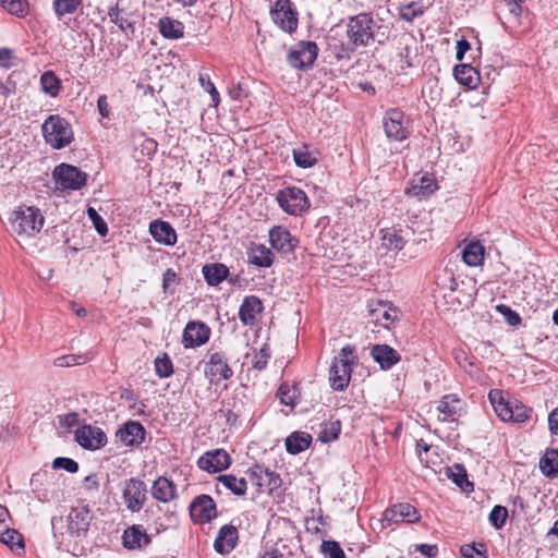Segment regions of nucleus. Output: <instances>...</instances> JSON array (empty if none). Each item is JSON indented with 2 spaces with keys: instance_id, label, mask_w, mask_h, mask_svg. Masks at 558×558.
Returning a JSON list of instances; mask_svg holds the SVG:
<instances>
[{
  "instance_id": "nucleus-1",
  "label": "nucleus",
  "mask_w": 558,
  "mask_h": 558,
  "mask_svg": "<svg viewBox=\"0 0 558 558\" xmlns=\"http://www.w3.org/2000/svg\"><path fill=\"white\" fill-rule=\"evenodd\" d=\"M345 35L348 44L342 47V51L345 58L350 59L351 53L374 41L384 45L389 39L390 26L375 20L372 13H359L347 19ZM337 58H344V54H337Z\"/></svg>"
},
{
  "instance_id": "nucleus-2",
  "label": "nucleus",
  "mask_w": 558,
  "mask_h": 558,
  "mask_svg": "<svg viewBox=\"0 0 558 558\" xmlns=\"http://www.w3.org/2000/svg\"><path fill=\"white\" fill-rule=\"evenodd\" d=\"M9 222L11 232L19 242H23L33 239L40 232L45 217L38 208L21 205L11 213Z\"/></svg>"
},
{
  "instance_id": "nucleus-3",
  "label": "nucleus",
  "mask_w": 558,
  "mask_h": 558,
  "mask_svg": "<svg viewBox=\"0 0 558 558\" xmlns=\"http://www.w3.org/2000/svg\"><path fill=\"white\" fill-rule=\"evenodd\" d=\"M355 345L345 344L331 363L329 369L330 386L336 391H343L350 383L352 366L356 363Z\"/></svg>"
},
{
  "instance_id": "nucleus-4",
  "label": "nucleus",
  "mask_w": 558,
  "mask_h": 558,
  "mask_svg": "<svg viewBox=\"0 0 558 558\" xmlns=\"http://www.w3.org/2000/svg\"><path fill=\"white\" fill-rule=\"evenodd\" d=\"M204 375L213 385L228 380L233 376L228 357L221 350L209 349L204 360Z\"/></svg>"
},
{
  "instance_id": "nucleus-5",
  "label": "nucleus",
  "mask_w": 558,
  "mask_h": 558,
  "mask_svg": "<svg viewBox=\"0 0 558 558\" xmlns=\"http://www.w3.org/2000/svg\"><path fill=\"white\" fill-rule=\"evenodd\" d=\"M279 206L291 216H301L310 209L311 203L306 193L296 186L279 190L276 196Z\"/></svg>"
},
{
  "instance_id": "nucleus-6",
  "label": "nucleus",
  "mask_w": 558,
  "mask_h": 558,
  "mask_svg": "<svg viewBox=\"0 0 558 558\" xmlns=\"http://www.w3.org/2000/svg\"><path fill=\"white\" fill-rule=\"evenodd\" d=\"M52 178L56 183V187L60 191H77L86 185L87 174L81 171L78 168L68 165L60 163L52 172Z\"/></svg>"
},
{
  "instance_id": "nucleus-7",
  "label": "nucleus",
  "mask_w": 558,
  "mask_h": 558,
  "mask_svg": "<svg viewBox=\"0 0 558 558\" xmlns=\"http://www.w3.org/2000/svg\"><path fill=\"white\" fill-rule=\"evenodd\" d=\"M318 54V47L314 41H300L288 53L289 64L298 70H306L313 65Z\"/></svg>"
},
{
  "instance_id": "nucleus-8",
  "label": "nucleus",
  "mask_w": 558,
  "mask_h": 558,
  "mask_svg": "<svg viewBox=\"0 0 558 558\" xmlns=\"http://www.w3.org/2000/svg\"><path fill=\"white\" fill-rule=\"evenodd\" d=\"M248 480L260 492L272 493L281 486L282 480L280 475L260 464H255L246 471Z\"/></svg>"
},
{
  "instance_id": "nucleus-9",
  "label": "nucleus",
  "mask_w": 558,
  "mask_h": 558,
  "mask_svg": "<svg viewBox=\"0 0 558 558\" xmlns=\"http://www.w3.org/2000/svg\"><path fill=\"white\" fill-rule=\"evenodd\" d=\"M146 484L138 478L132 477L124 482L122 493L126 509L131 512H140L146 501Z\"/></svg>"
},
{
  "instance_id": "nucleus-10",
  "label": "nucleus",
  "mask_w": 558,
  "mask_h": 558,
  "mask_svg": "<svg viewBox=\"0 0 558 558\" xmlns=\"http://www.w3.org/2000/svg\"><path fill=\"white\" fill-rule=\"evenodd\" d=\"M408 123L404 112L400 109L387 110L383 120L386 136L390 140H407L409 136Z\"/></svg>"
},
{
  "instance_id": "nucleus-11",
  "label": "nucleus",
  "mask_w": 558,
  "mask_h": 558,
  "mask_svg": "<svg viewBox=\"0 0 558 558\" xmlns=\"http://www.w3.org/2000/svg\"><path fill=\"white\" fill-rule=\"evenodd\" d=\"M191 519L198 524L214 520L218 512L214 499L206 494L196 496L189 506Z\"/></svg>"
},
{
  "instance_id": "nucleus-12",
  "label": "nucleus",
  "mask_w": 558,
  "mask_h": 558,
  "mask_svg": "<svg viewBox=\"0 0 558 558\" xmlns=\"http://www.w3.org/2000/svg\"><path fill=\"white\" fill-rule=\"evenodd\" d=\"M270 15L276 25L291 34L298 27V15L289 0H277L270 10Z\"/></svg>"
},
{
  "instance_id": "nucleus-13",
  "label": "nucleus",
  "mask_w": 558,
  "mask_h": 558,
  "mask_svg": "<svg viewBox=\"0 0 558 558\" xmlns=\"http://www.w3.org/2000/svg\"><path fill=\"white\" fill-rule=\"evenodd\" d=\"M420 513L415 507L410 504H397L387 508L381 518L383 527L390 526L393 523H414L420 521Z\"/></svg>"
},
{
  "instance_id": "nucleus-14",
  "label": "nucleus",
  "mask_w": 558,
  "mask_h": 558,
  "mask_svg": "<svg viewBox=\"0 0 558 558\" xmlns=\"http://www.w3.org/2000/svg\"><path fill=\"white\" fill-rule=\"evenodd\" d=\"M210 335L211 330L204 322L191 320L183 330V347L185 349L201 347L208 342Z\"/></svg>"
},
{
  "instance_id": "nucleus-15",
  "label": "nucleus",
  "mask_w": 558,
  "mask_h": 558,
  "mask_svg": "<svg viewBox=\"0 0 558 558\" xmlns=\"http://www.w3.org/2000/svg\"><path fill=\"white\" fill-rule=\"evenodd\" d=\"M231 457L225 449L206 451L197 460V466L208 473H218L227 470L231 464Z\"/></svg>"
},
{
  "instance_id": "nucleus-16",
  "label": "nucleus",
  "mask_w": 558,
  "mask_h": 558,
  "mask_svg": "<svg viewBox=\"0 0 558 558\" xmlns=\"http://www.w3.org/2000/svg\"><path fill=\"white\" fill-rule=\"evenodd\" d=\"M45 140H73L70 123L58 114L49 116L41 125Z\"/></svg>"
},
{
  "instance_id": "nucleus-17",
  "label": "nucleus",
  "mask_w": 558,
  "mask_h": 558,
  "mask_svg": "<svg viewBox=\"0 0 558 558\" xmlns=\"http://www.w3.org/2000/svg\"><path fill=\"white\" fill-rule=\"evenodd\" d=\"M75 440L85 449L96 450L107 442L105 432L92 425H84L75 432Z\"/></svg>"
},
{
  "instance_id": "nucleus-18",
  "label": "nucleus",
  "mask_w": 558,
  "mask_h": 558,
  "mask_svg": "<svg viewBox=\"0 0 558 558\" xmlns=\"http://www.w3.org/2000/svg\"><path fill=\"white\" fill-rule=\"evenodd\" d=\"M269 242L274 250L282 254L292 253L299 244V240L281 226H275L269 230Z\"/></svg>"
},
{
  "instance_id": "nucleus-19",
  "label": "nucleus",
  "mask_w": 558,
  "mask_h": 558,
  "mask_svg": "<svg viewBox=\"0 0 558 558\" xmlns=\"http://www.w3.org/2000/svg\"><path fill=\"white\" fill-rule=\"evenodd\" d=\"M238 541V529L232 524H225L218 531L214 548L220 555H228L235 548Z\"/></svg>"
},
{
  "instance_id": "nucleus-20",
  "label": "nucleus",
  "mask_w": 558,
  "mask_h": 558,
  "mask_svg": "<svg viewBox=\"0 0 558 558\" xmlns=\"http://www.w3.org/2000/svg\"><path fill=\"white\" fill-rule=\"evenodd\" d=\"M264 311L260 299L256 295L245 296L239 308V318L244 326H254L258 322V315Z\"/></svg>"
},
{
  "instance_id": "nucleus-21",
  "label": "nucleus",
  "mask_w": 558,
  "mask_h": 558,
  "mask_svg": "<svg viewBox=\"0 0 558 558\" xmlns=\"http://www.w3.org/2000/svg\"><path fill=\"white\" fill-rule=\"evenodd\" d=\"M146 430L144 426L136 421L126 422L118 432L117 437L125 446L137 447L145 439Z\"/></svg>"
},
{
  "instance_id": "nucleus-22",
  "label": "nucleus",
  "mask_w": 558,
  "mask_h": 558,
  "mask_svg": "<svg viewBox=\"0 0 558 558\" xmlns=\"http://www.w3.org/2000/svg\"><path fill=\"white\" fill-rule=\"evenodd\" d=\"M371 355L381 369H390L401 360L398 351L388 344H374L371 349Z\"/></svg>"
},
{
  "instance_id": "nucleus-23",
  "label": "nucleus",
  "mask_w": 558,
  "mask_h": 558,
  "mask_svg": "<svg viewBox=\"0 0 558 558\" xmlns=\"http://www.w3.org/2000/svg\"><path fill=\"white\" fill-rule=\"evenodd\" d=\"M122 542L128 549H141L151 543V537L141 525H132L124 531Z\"/></svg>"
},
{
  "instance_id": "nucleus-24",
  "label": "nucleus",
  "mask_w": 558,
  "mask_h": 558,
  "mask_svg": "<svg viewBox=\"0 0 558 558\" xmlns=\"http://www.w3.org/2000/svg\"><path fill=\"white\" fill-rule=\"evenodd\" d=\"M149 232L154 240L160 244L172 246L177 243V232L167 221H151L149 225Z\"/></svg>"
},
{
  "instance_id": "nucleus-25",
  "label": "nucleus",
  "mask_w": 558,
  "mask_h": 558,
  "mask_svg": "<svg viewBox=\"0 0 558 558\" xmlns=\"http://www.w3.org/2000/svg\"><path fill=\"white\" fill-rule=\"evenodd\" d=\"M151 496L160 502H170L177 498V486L166 476H159L153 483Z\"/></svg>"
},
{
  "instance_id": "nucleus-26",
  "label": "nucleus",
  "mask_w": 558,
  "mask_h": 558,
  "mask_svg": "<svg viewBox=\"0 0 558 558\" xmlns=\"http://www.w3.org/2000/svg\"><path fill=\"white\" fill-rule=\"evenodd\" d=\"M320 157V151L311 144L303 142L299 148L293 149V159L300 168H311L315 166Z\"/></svg>"
},
{
  "instance_id": "nucleus-27",
  "label": "nucleus",
  "mask_w": 558,
  "mask_h": 558,
  "mask_svg": "<svg viewBox=\"0 0 558 558\" xmlns=\"http://www.w3.org/2000/svg\"><path fill=\"white\" fill-rule=\"evenodd\" d=\"M488 399L494 408L497 416L504 421L509 422L511 420L512 400H507L504 397L502 390L493 389L488 393Z\"/></svg>"
},
{
  "instance_id": "nucleus-28",
  "label": "nucleus",
  "mask_w": 558,
  "mask_h": 558,
  "mask_svg": "<svg viewBox=\"0 0 558 558\" xmlns=\"http://www.w3.org/2000/svg\"><path fill=\"white\" fill-rule=\"evenodd\" d=\"M68 520L69 530L72 533L80 534L87 531L92 515L86 507L73 508L69 513Z\"/></svg>"
},
{
  "instance_id": "nucleus-29",
  "label": "nucleus",
  "mask_w": 558,
  "mask_h": 558,
  "mask_svg": "<svg viewBox=\"0 0 558 558\" xmlns=\"http://www.w3.org/2000/svg\"><path fill=\"white\" fill-rule=\"evenodd\" d=\"M202 272L207 284L216 287L228 278L229 268L221 263H211L204 265Z\"/></svg>"
},
{
  "instance_id": "nucleus-30",
  "label": "nucleus",
  "mask_w": 558,
  "mask_h": 558,
  "mask_svg": "<svg viewBox=\"0 0 558 558\" xmlns=\"http://www.w3.org/2000/svg\"><path fill=\"white\" fill-rule=\"evenodd\" d=\"M248 263L257 267L268 268L272 265L275 255L263 244L253 245L247 252Z\"/></svg>"
},
{
  "instance_id": "nucleus-31",
  "label": "nucleus",
  "mask_w": 558,
  "mask_h": 558,
  "mask_svg": "<svg viewBox=\"0 0 558 558\" xmlns=\"http://www.w3.org/2000/svg\"><path fill=\"white\" fill-rule=\"evenodd\" d=\"M312 436L305 432H293L286 438V449L290 454L305 451L312 444Z\"/></svg>"
},
{
  "instance_id": "nucleus-32",
  "label": "nucleus",
  "mask_w": 558,
  "mask_h": 558,
  "mask_svg": "<svg viewBox=\"0 0 558 558\" xmlns=\"http://www.w3.org/2000/svg\"><path fill=\"white\" fill-rule=\"evenodd\" d=\"M437 190V182L433 175L428 173L423 174L418 182H413L411 187L407 190V193L416 197L429 196Z\"/></svg>"
},
{
  "instance_id": "nucleus-33",
  "label": "nucleus",
  "mask_w": 558,
  "mask_h": 558,
  "mask_svg": "<svg viewBox=\"0 0 558 558\" xmlns=\"http://www.w3.org/2000/svg\"><path fill=\"white\" fill-rule=\"evenodd\" d=\"M158 27L160 34L167 39H180L184 36L183 23L172 17H161Z\"/></svg>"
},
{
  "instance_id": "nucleus-34",
  "label": "nucleus",
  "mask_w": 558,
  "mask_h": 558,
  "mask_svg": "<svg viewBox=\"0 0 558 558\" xmlns=\"http://www.w3.org/2000/svg\"><path fill=\"white\" fill-rule=\"evenodd\" d=\"M539 469L548 478H556L558 476V449H546L539 459Z\"/></svg>"
},
{
  "instance_id": "nucleus-35",
  "label": "nucleus",
  "mask_w": 558,
  "mask_h": 558,
  "mask_svg": "<svg viewBox=\"0 0 558 558\" xmlns=\"http://www.w3.org/2000/svg\"><path fill=\"white\" fill-rule=\"evenodd\" d=\"M484 246L478 241H472L463 248L462 259L468 266H480L484 259Z\"/></svg>"
},
{
  "instance_id": "nucleus-36",
  "label": "nucleus",
  "mask_w": 558,
  "mask_h": 558,
  "mask_svg": "<svg viewBox=\"0 0 558 558\" xmlns=\"http://www.w3.org/2000/svg\"><path fill=\"white\" fill-rule=\"evenodd\" d=\"M456 80L469 87H474L478 81V72L469 64H460L454 68Z\"/></svg>"
},
{
  "instance_id": "nucleus-37",
  "label": "nucleus",
  "mask_w": 558,
  "mask_h": 558,
  "mask_svg": "<svg viewBox=\"0 0 558 558\" xmlns=\"http://www.w3.org/2000/svg\"><path fill=\"white\" fill-rule=\"evenodd\" d=\"M446 473L463 492L470 493L473 490L474 485L468 480L466 472L462 465L454 464L453 468H448Z\"/></svg>"
},
{
  "instance_id": "nucleus-38",
  "label": "nucleus",
  "mask_w": 558,
  "mask_h": 558,
  "mask_svg": "<svg viewBox=\"0 0 558 558\" xmlns=\"http://www.w3.org/2000/svg\"><path fill=\"white\" fill-rule=\"evenodd\" d=\"M217 481L236 496H244L246 494L247 483L245 478H238L233 474H225L219 475Z\"/></svg>"
},
{
  "instance_id": "nucleus-39",
  "label": "nucleus",
  "mask_w": 558,
  "mask_h": 558,
  "mask_svg": "<svg viewBox=\"0 0 558 558\" xmlns=\"http://www.w3.org/2000/svg\"><path fill=\"white\" fill-rule=\"evenodd\" d=\"M40 86L44 93L56 97L61 89V81L53 71H46L40 76Z\"/></svg>"
},
{
  "instance_id": "nucleus-40",
  "label": "nucleus",
  "mask_w": 558,
  "mask_h": 558,
  "mask_svg": "<svg viewBox=\"0 0 558 558\" xmlns=\"http://www.w3.org/2000/svg\"><path fill=\"white\" fill-rule=\"evenodd\" d=\"M83 4V0H53V11L59 20L74 14Z\"/></svg>"
},
{
  "instance_id": "nucleus-41",
  "label": "nucleus",
  "mask_w": 558,
  "mask_h": 558,
  "mask_svg": "<svg viewBox=\"0 0 558 558\" xmlns=\"http://www.w3.org/2000/svg\"><path fill=\"white\" fill-rule=\"evenodd\" d=\"M400 230L403 235L404 244L408 243L412 244H420L422 242H426L427 239L430 236V231L428 229H424L420 232L416 231V229L412 226H405L400 227Z\"/></svg>"
},
{
  "instance_id": "nucleus-42",
  "label": "nucleus",
  "mask_w": 558,
  "mask_h": 558,
  "mask_svg": "<svg viewBox=\"0 0 558 558\" xmlns=\"http://www.w3.org/2000/svg\"><path fill=\"white\" fill-rule=\"evenodd\" d=\"M340 433H341L340 421L325 423L322 425V429L318 434L317 439L323 444H327V442L338 439Z\"/></svg>"
},
{
  "instance_id": "nucleus-43",
  "label": "nucleus",
  "mask_w": 558,
  "mask_h": 558,
  "mask_svg": "<svg viewBox=\"0 0 558 558\" xmlns=\"http://www.w3.org/2000/svg\"><path fill=\"white\" fill-rule=\"evenodd\" d=\"M383 244L389 250H402L405 244L400 228L388 229L383 235Z\"/></svg>"
},
{
  "instance_id": "nucleus-44",
  "label": "nucleus",
  "mask_w": 558,
  "mask_h": 558,
  "mask_svg": "<svg viewBox=\"0 0 558 558\" xmlns=\"http://www.w3.org/2000/svg\"><path fill=\"white\" fill-rule=\"evenodd\" d=\"M88 353L84 354H66L54 359L53 364L57 367H70L75 365H83L90 360Z\"/></svg>"
},
{
  "instance_id": "nucleus-45",
  "label": "nucleus",
  "mask_w": 558,
  "mask_h": 558,
  "mask_svg": "<svg viewBox=\"0 0 558 558\" xmlns=\"http://www.w3.org/2000/svg\"><path fill=\"white\" fill-rule=\"evenodd\" d=\"M298 396L299 390L294 385L283 383L280 385L278 389V397L280 399V402L286 405L294 407L296 404Z\"/></svg>"
},
{
  "instance_id": "nucleus-46",
  "label": "nucleus",
  "mask_w": 558,
  "mask_h": 558,
  "mask_svg": "<svg viewBox=\"0 0 558 558\" xmlns=\"http://www.w3.org/2000/svg\"><path fill=\"white\" fill-rule=\"evenodd\" d=\"M0 541L7 546H9L11 549L24 548L23 536L20 532H17L14 529H7L2 533H0Z\"/></svg>"
},
{
  "instance_id": "nucleus-47",
  "label": "nucleus",
  "mask_w": 558,
  "mask_h": 558,
  "mask_svg": "<svg viewBox=\"0 0 558 558\" xmlns=\"http://www.w3.org/2000/svg\"><path fill=\"white\" fill-rule=\"evenodd\" d=\"M0 5L10 14L23 17L27 14L28 3L26 0H0Z\"/></svg>"
},
{
  "instance_id": "nucleus-48",
  "label": "nucleus",
  "mask_w": 558,
  "mask_h": 558,
  "mask_svg": "<svg viewBox=\"0 0 558 558\" xmlns=\"http://www.w3.org/2000/svg\"><path fill=\"white\" fill-rule=\"evenodd\" d=\"M458 399L453 398L450 395L444 396L437 405V411L440 414H444L442 421H446L448 417H451L457 414V403Z\"/></svg>"
},
{
  "instance_id": "nucleus-49",
  "label": "nucleus",
  "mask_w": 558,
  "mask_h": 558,
  "mask_svg": "<svg viewBox=\"0 0 558 558\" xmlns=\"http://www.w3.org/2000/svg\"><path fill=\"white\" fill-rule=\"evenodd\" d=\"M155 372L159 378H168L173 374V364L167 353L156 357Z\"/></svg>"
},
{
  "instance_id": "nucleus-50",
  "label": "nucleus",
  "mask_w": 558,
  "mask_h": 558,
  "mask_svg": "<svg viewBox=\"0 0 558 558\" xmlns=\"http://www.w3.org/2000/svg\"><path fill=\"white\" fill-rule=\"evenodd\" d=\"M460 553L463 558H487L486 545L483 543L463 545Z\"/></svg>"
},
{
  "instance_id": "nucleus-51",
  "label": "nucleus",
  "mask_w": 558,
  "mask_h": 558,
  "mask_svg": "<svg viewBox=\"0 0 558 558\" xmlns=\"http://www.w3.org/2000/svg\"><path fill=\"white\" fill-rule=\"evenodd\" d=\"M532 409L525 407L518 400H512L511 420L512 423H524L530 418Z\"/></svg>"
},
{
  "instance_id": "nucleus-52",
  "label": "nucleus",
  "mask_w": 558,
  "mask_h": 558,
  "mask_svg": "<svg viewBox=\"0 0 558 558\" xmlns=\"http://www.w3.org/2000/svg\"><path fill=\"white\" fill-rule=\"evenodd\" d=\"M508 518V510L506 507L496 505L488 517L489 523L497 530L501 529Z\"/></svg>"
},
{
  "instance_id": "nucleus-53",
  "label": "nucleus",
  "mask_w": 558,
  "mask_h": 558,
  "mask_svg": "<svg viewBox=\"0 0 558 558\" xmlns=\"http://www.w3.org/2000/svg\"><path fill=\"white\" fill-rule=\"evenodd\" d=\"M423 14L422 8L416 2H410L399 9L400 19L407 22H413L414 19Z\"/></svg>"
},
{
  "instance_id": "nucleus-54",
  "label": "nucleus",
  "mask_w": 558,
  "mask_h": 558,
  "mask_svg": "<svg viewBox=\"0 0 558 558\" xmlns=\"http://www.w3.org/2000/svg\"><path fill=\"white\" fill-rule=\"evenodd\" d=\"M320 548L325 558H345L344 551L335 541H324Z\"/></svg>"
},
{
  "instance_id": "nucleus-55",
  "label": "nucleus",
  "mask_w": 558,
  "mask_h": 558,
  "mask_svg": "<svg viewBox=\"0 0 558 558\" xmlns=\"http://www.w3.org/2000/svg\"><path fill=\"white\" fill-rule=\"evenodd\" d=\"M108 15L111 22L118 25L121 31L133 28L132 22H130L129 19L122 14V11L118 8V5L111 8L108 12Z\"/></svg>"
},
{
  "instance_id": "nucleus-56",
  "label": "nucleus",
  "mask_w": 558,
  "mask_h": 558,
  "mask_svg": "<svg viewBox=\"0 0 558 558\" xmlns=\"http://www.w3.org/2000/svg\"><path fill=\"white\" fill-rule=\"evenodd\" d=\"M496 311L504 316L508 325L517 327L521 324L520 315L515 311L511 310L510 306L506 304H499L496 306Z\"/></svg>"
},
{
  "instance_id": "nucleus-57",
  "label": "nucleus",
  "mask_w": 558,
  "mask_h": 558,
  "mask_svg": "<svg viewBox=\"0 0 558 558\" xmlns=\"http://www.w3.org/2000/svg\"><path fill=\"white\" fill-rule=\"evenodd\" d=\"M270 359V352L267 345H264L258 352L254 350V357L252 360L253 368L263 371L266 368Z\"/></svg>"
},
{
  "instance_id": "nucleus-58",
  "label": "nucleus",
  "mask_w": 558,
  "mask_h": 558,
  "mask_svg": "<svg viewBox=\"0 0 558 558\" xmlns=\"http://www.w3.org/2000/svg\"><path fill=\"white\" fill-rule=\"evenodd\" d=\"M87 215H88V218L92 220L96 231L101 236L107 235L108 226H107L106 221L102 219V217L97 213V210L93 207H88Z\"/></svg>"
},
{
  "instance_id": "nucleus-59",
  "label": "nucleus",
  "mask_w": 558,
  "mask_h": 558,
  "mask_svg": "<svg viewBox=\"0 0 558 558\" xmlns=\"http://www.w3.org/2000/svg\"><path fill=\"white\" fill-rule=\"evenodd\" d=\"M54 470H65L69 473H76L78 471V463L71 458L58 457L52 462Z\"/></svg>"
},
{
  "instance_id": "nucleus-60",
  "label": "nucleus",
  "mask_w": 558,
  "mask_h": 558,
  "mask_svg": "<svg viewBox=\"0 0 558 558\" xmlns=\"http://www.w3.org/2000/svg\"><path fill=\"white\" fill-rule=\"evenodd\" d=\"M373 315H377V320L383 319L380 323L383 326H387L389 323H392L397 318L396 308H385V305L379 304V307L372 311Z\"/></svg>"
},
{
  "instance_id": "nucleus-61",
  "label": "nucleus",
  "mask_w": 558,
  "mask_h": 558,
  "mask_svg": "<svg viewBox=\"0 0 558 558\" xmlns=\"http://www.w3.org/2000/svg\"><path fill=\"white\" fill-rule=\"evenodd\" d=\"M452 356L454 361L459 364V366L469 374L473 373V362L468 357L466 353L462 349H454L452 351Z\"/></svg>"
},
{
  "instance_id": "nucleus-62",
  "label": "nucleus",
  "mask_w": 558,
  "mask_h": 558,
  "mask_svg": "<svg viewBox=\"0 0 558 558\" xmlns=\"http://www.w3.org/2000/svg\"><path fill=\"white\" fill-rule=\"evenodd\" d=\"M199 83L202 87L209 93L211 100L217 105L219 102V93L216 89L214 83L210 81V77L208 75L201 74Z\"/></svg>"
},
{
  "instance_id": "nucleus-63",
  "label": "nucleus",
  "mask_w": 558,
  "mask_h": 558,
  "mask_svg": "<svg viewBox=\"0 0 558 558\" xmlns=\"http://www.w3.org/2000/svg\"><path fill=\"white\" fill-rule=\"evenodd\" d=\"M178 280V276L172 268H168L162 275V289L165 292H168L170 287L175 283Z\"/></svg>"
},
{
  "instance_id": "nucleus-64",
  "label": "nucleus",
  "mask_w": 558,
  "mask_h": 558,
  "mask_svg": "<svg viewBox=\"0 0 558 558\" xmlns=\"http://www.w3.org/2000/svg\"><path fill=\"white\" fill-rule=\"evenodd\" d=\"M59 424L66 428H72L78 424V415L76 413H68L60 415Z\"/></svg>"
}]
</instances>
